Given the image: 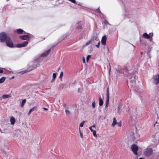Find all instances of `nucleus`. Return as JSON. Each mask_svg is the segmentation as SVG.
Listing matches in <instances>:
<instances>
[{"mask_svg": "<svg viewBox=\"0 0 159 159\" xmlns=\"http://www.w3.org/2000/svg\"><path fill=\"white\" fill-rule=\"evenodd\" d=\"M92 106L93 108H94L95 107V103L94 102H93L92 103Z\"/></svg>", "mask_w": 159, "mask_h": 159, "instance_id": "31", "label": "nucleus"}, {"mask_svg": "<svg viewBox=\"0 0 159 159\" xmlns=\"http://www.w3.org/2000/svg\"><path fill=\"white\" fill-rule=\"evenodd\" d=\"M65 112H66L67 114H70V112L68 110H66L65 111Z\"/></svg>", "mask_w": 159, "mask_h": 159, "instance_id": "28", "label": "nucleus"}, {"mask_svg": "<svg viewBox=\"0 0 159 159\" xmlns=\"http://www.w3.org/2000/svg\"><path fill=\"white\" fill-rule=\"evenodd\" d=\"M111 70V67H110V70Z\"/></svg>", "mask_w": 159, "mask_h": 159, "instance_id": "47", "label": "nucleus"}, {"mask_svg": "<svg viewBox=\"0 0 159 159\" xmlns=\"http://www.w3.org/2000/svg\"><path fill=\"white\" fill-rule=\"evenodd\" d=\"M144 159V158H142V157H141V158H139V159Z\"/></svg>", "mask_w": 159, "mask_h": 159, "instance_id": "44", "label": "nucleus"}, {"mask_svg": "<svg viewBox=\"0 0 159 159\" xmlns=\"http://www.w3.org/2000/svg\"><path fill=\"white\" fill-rule=\"evenodd\" d=\"M51 50L50 49H49L48 51H47V52H44L43 53L41 56L42 57H46L47 56L48 54L51 52Z\"/></svg>", "mask_w": 159, "mask_h": 159, "instance_id": "7", "label": "nucleus"}, {"mask_svg": "<svg viewBox=\"0 0 159 159\" xmlns=\"http://www.w3.org/2000/svg\"><path fill=\"white\" fill-rule=\"evenodd\" d=\"M3 72V70L2 69H0V73H2Z\"/></svg>", "mask_w": 159, "mask_h": 159, "instance_id": "39", "label": "nucleus"}, {"mask_svg": "<svg viewBox=\"0 0 159 159\" xmlns=\"http://www.w3.org/2000/svg\"><path fill=\"white\" fill-rule=\"evenodd\" d=\"M79 132L80 134V136L81 138H83V134L82 133L80 129V128H79Z\"/></svg>", "mask_w": 159, "mask_h": 159, "instance_id": "19", "label": "nucleus"}, {"mask_svg": "<svg viewBox=\"0 0 159 159\" xmlns=\"http://www.w3.org/2000/svg\"><path fill=\"white\" fill-rule=\"evenodd\" d=\"M133 78L134 80L132 81V82H134L135 81V80H134V77H131V79H132Z\"/></svg>", "mask_w": 159, "mask_h": 159, "instance_id": "37", "label": "nucleus"}, {"mask_svg": "<svg viewBox=\"0 0 159 159\" xmlns=\"http://www.w3.org/2000/svg\"><path fill=\"white\" fill-rule=\"evenodd\" d=\"M28 44V42L27 41L23 43L18 44L17 45V47L18 48H21L22 47H25Z\"/></svg>", "mask_w": 159, "mask_h": 159, "instance_id": "6", "label": "nucleus"}, {"mask_svg": "<svg viewBox=\"0 0 159 159\" xmlns=\"http://www.w3.org/2000/svg\"><path fill=\"white\" fill-rule=\"evenodd\" d=\"M14 76H13V77H11V79H14Z\"/></svg>", "mask_w": 159, "mask_h": 159, "instance_id": "45", "label": "nucleus"}, {"mask_svg": "<svg viewBox=\"0 0 159 159\" xmlns=\"http://www.w3.org/2000/svg\"><path fill=\"white\" fill-rule=\"evenodd\" d=\"M116 124H117L118 125V126L119 127L121 126V122H118Z\"/></svg>", "mask_w": 159, "mask_h": 159, "instance_id": "29", "label": "nucleus"}, {"mask_svg": "<svg viewBox=\"0 0 159 159\" xmlns=\"http://www.w3.org/2000/svg\"><path fill=\"white\" fill-rule=\"evenodd\" d=\"M29 71H28L27 70H25L21 72L20 73H21L22 74H25L26 73H27Z\"/></svg>", "mask_w": 159, "mask_h": 159, "instance_id": "26", "label": "nucleus"}, {"mask_svg": "<svg viewBox=\"0 0 159 159\" xmlns=\"http://www.w3.org/2000/svg\"><path fill=\"white\" fill-rule=\"evenodd\" d=\"M11 97V96L10 94L9 95H3L2 96V98L3 99H5L7 98H10Z\"/></svg>", "mask_w": 159, "mask_h": 159, "instance_id": "14", "label": "nucleus"}, {"mask_svg": "<svg viewBox=\"0 0 159 159\" xmlns=\"http://www.w3.org/2000/svg\"><path fill=\"white\" fill-rule=\"evenodd\" d=\"M109 101H106L105 107H107L108 106Z\"/></svg>", "mask_w": 159, "mask_h": 159, "instance_id": "27", "label": "nucleus"}, {"mask_svg": "<svg viewBox=\"0 0 159 159\" xmlns=\"http://www.w3.org/2000/svg\"><path fill=\"white\" fill-rule=\"evenodd\" d=\"M5 80V78L4 77H2L0 79V84L3 83Z\"/></svg>", "mask_w": 159, "mask_h": 159, "instance_id": "17", "label": "nucleus"}, {"mask_svg": "<svg viewBox=\"0 0 159 159\" xmlns=\"http://www.w3.org/2000/svg\"><path fill=\"white\" fill-rule=\"evenodd\" d=\"M93 40V39H91L89 40L88 42H87L86 44V45H89L90 43Z\"/></svg>", "mask_w": 159, "mask_h": 159, "instance_id": "20", "label": "nucleus"}, {"mask_svg": "<svg viewBox=\"0 0 159 159\" xmlns=\"http://www.w3.org/2000/svg\"><path fill=\"white\" fill-rule=\"evenodd\" d=\"M92 126V127L95 128V125H93Z\"/></svg>", "mask_w": 159, "mask_h": 159, "instance_id": "43", "label": "nucleus"}, {"mask_svg": "<svg viewBox=\"0 0 159 159\" xmlns=\"http://www.w3.org/2000/svg\"><path fill=\"white\" fill-rule=\"evenodd\" d=\"M56 77V73H54L52 75V78L55 79Z\"/></svg>", "mask_w": 159, "mask_h": 159, "instance_id": "23", "label": "nucleus"}, {"mask_svg": "<svg viewBox=\"0 0 159 159\" xmlns=\"http://www.w3.org/2000/svg\"><path fill=\"white\" fill-rule=\"evenodd\" d=\"M131 148L134 154L135 155H137V152L138 150L137 146L135 144H133L132 145Z\"/></svg>", "mask_w": 159, "mask_h": 159, "instance_id": "3", "label": "nucleus"}, {"mask_svg": "<svg viewBox=\"0 0 159 159\" xmlns=\"http://www.w3.org/2000/svg\"><path fill=\"white\" fill-rule=\"evenodd\" d=\"M55 80V79H53L52 78V80H51V82H53L54 81V80Z\"/></svg>", "mask_w": 159, "mask_h": 159, "instance_id": "42", "label": "nucleus"}, {"mask_svg": "<svg viewBox=\"0 0 159 159\" xmlns=\"http://www.w3.org/2000/svg\"><path fill=\"white\" fill-rule=\"evenodd\" d=\"M107 39V38L105 35L103 36L102 39L101 43L103 45H106V41Z\"/></svg>", "mask_w": 159, "mask_h": 159, "instance_id": "5", "label": "nucleus"}, {"mask_svg": "<svg viewBox=\"0 0 159 159\" xmlns=\"http://www.w3.org/2000/svg\"><path fill=\"white\" fill-rule=\"evenodd\" d=\"M143 37L146 39H148L150 38V36L146 33H144L143 34Z\"/></svg>", "mask_w": 159, "mask_h": 159, "instance_id": "12", "label": "nucleus"}, {"mask_svg": "<svg viewBox=\"0 0 159 159\" xmlns=\"http://www.w3.org/2000/svg\"><path fill=\"white\" fill-rule=\"evenodd\" d=\"M117 124L116 120V118L114 117L113 118V120L112 123L111 124V126L112 127H114Z\"/></svg>", "mask_w": 159, "mask_h": 159, "instance_id": "13", "label": "nucleus"}, {"mask_svg": "<svg viewBox=\"0 0 159 159\" xmlns=\"http://www.w3.org/2000/svg\"><path fill=\"white\" fill-rule=\"evenodd\" d=\"M69 0L71 2L73 3H76L75 0Z\"/></svg>", "mask_w": 159, "mask_h": 159, "instance_id": "33", "label": "nucleus"}, {"mask_svg": "<svg viewBox=\"0 0 159 159\" xmlns=\"http://www.w3.org/2000/svg\"><path fill=\"white\" fill-rule=\"evenodd\" d=\"M37 108V107H35V106L32 108L29 111L28 114V115H30L31 112L34 111Z\"/></svg>", "mask_w": 159, "mask_h": 159, "instance_id": "11", "label": "nucleus"}, {"mask_svg": "<svg viewBox=\"0 0 159 159\" xmlns=\"http://www.w3.org/2000/svg\"><path fill=\"white\" fill-rule=\"evenodd\" d=\"M100 41H99L98 42V44L97 45H96V47L98 48H99V45H100Z\"/></svg>", "mask_w": 159, "mask_h": 159, "instance_id": "30", "label": "nucleus"}, {"mask_svg": "<svg viewBox=\"0 0 159 159\" xmlns=\"http://www.w3.org/2000/svg\"><path fill=\"white\" fill-rule=\"evenodd\" d=\"M63 75V72H61L60 74L59 78L60 79H61V80H62V77Z\"/></svg>", "mask_w": 159, "mask_h": 159, "instance_id": "24", "label": "nucleus"}, {"mask_svg": "<svg viewBox=\"0 0 159 159\" xmlns=\"http://www.w3.org/2000/svg\"><path fill=\"white\" fill-rule=\"evenodd\" d=\"M93 132V136L96 137H97V135L96 134V132L95 130H94L93 131V132Z\"/></svg>", "mask_w": 159, "mask_h": 159, "instance_id": "22", "label": "nucleus"}, {"mask_svg": "<svg viewBox=\"0 0 159 159\" xmlns=\"http://www.w3.org/2000/svg\"><path fill=\"white\" fill-rule=\"evenodd\" d=\"M109 89H108V88L107 90L106 101H109Z\"/></svg>", "mask_w": 159, "mask_h": 159, "instance_id": "9", "label": "nucleus"}, {"mask_svg": "<svg viewBox=\"0 0 159 159\" xmlns=\"http://www.w3.org/2000/svg\"><path fill=\"white\" fill-rule=\"evenodd\" d=\"M23 32V30L21 29H18L17 30V32L18 34H21Z\"/></svg>", "mask_w": 159, "mask_h": 159, "instance_id": "18", "label": "nucleus"}, {"mask_svg": "<svg viewBox=\"0 0 159 159\" xmlns=\"http://www.w3.org/2000/svg\"><path fill=\"white\" fill-rule=\"evenodd\" d=\"M89 129L92 132L94 131L92 129V126L90 127Z\"/></svg>", "mask_w": 159, "mask_h": 159, "instance_id": "36", "label": "nucleus"}, {"mask_svg": "<svg viewBox=\"0 0 159 159\" xmlns=\"http://www.w3.org/2000/svg\"><path fill=\"white\" fill-rule=\"evenodd\" d=\"M153 35V33H150L149 34V36H150V37L152 38V37Z\"/></svg>", "mask_w": 159, "mask_h": 159, "instance_id": "35", "label": "nucleus"}, {"mask_svg": "<svg viewBox=\"0 0 159 159\" xmlns=\"http://www.w3.org/2000/svg\"><path fill=\"white\" fill-rule=\"evenodd\" d=\"M0 131H1V129H0Z\"/></svg>", "mask_w": 159, "mask_h": 159, "instance_id": "46", "label": "nucleus"}, {"mask_svg": "<svg viewBox=\"0 0 159 159\" xmlns=\"http://www.w3.org/2000/svg\"><path fill=\"white\" fill-rule=\"evenodd\" d=\"M82 61L84 63L85 62V59L84 58H83L82 59Z\"/></svg>", "mask_w": 159, "mask_h": 159, "instance_id": "38", "label": "nucleus"}, {"mask_svg": "<svg viewBox=\"0 0 159 159\" xmlns=\"http://www.w3.org/2000/svg\"><path fill=\"white\" fill-rule=\"evenodd\" d=\"M59 87L60 89H63V84H60Z\"/></svg>", "mask_w": 159, "mask_h": 159, "instance_id": "32", "label": "nucleus"}, {"mask_svg": "<svg viewBox=\"0 0 159 159\" xmlns=\"http://www.w3.org/2000/svg\"><path fill=\"white\" fill-rule=\"evenodd\" d=\"M85 122L84 121H82L80 125V127H83Z\"/></svg>", "mask_w": 159, "mask_h": 159, "instance_id": "21", "label": "nucleus"}, {"mask_svg": "<svg viewBox=\"0 0 159 159\" xmlns=\"http://www.w3.org/2000/svg\"><path fill=\"white\" fill-rule=\"evenodd\" d=\"M153 153L152 149V148H146L144 152V154L147 156H150Z\"/></svg>", "mask_w": 159, "mask_h": 159, "instance_id": "2", "label": "nucleus"}, {"mask_svg": "<svg viewBox=\"0 0 159 159\" xmlns=\"http://www.w3.org/2000/svg\"><path fill=\"white\" fill-rule=\"evenodd\" d=\"M20 38L23 40H27L29 38V36L28 35H22L20 36Z\"/></svg>", "mask_w": 159, "mask_h": 159, "instance_id": "8", "label": "nucleus"}, {"mask_svg": "<svg viewBox=\"0 0 159 159\" xmlns=\"http://www.w3.org/2000/svg\"><path fill=\"white\" fill-rule=\"evenodd\" d=\"M99 105L100 106H102L103 105V102L101 98H99Z\"/></svg>", "mask_w": 159, "mask_h": 159, "instance_id": "16", "label": "nucleus"}, {"mask_svg": "<svg viewBox=\"0 0 159 159\" xmlns=\"http://www.w3.org/2000/svg\"><path fill=\"white\" fill-rule=\"evenodd\" d=\"M0 42H6L7 46L10 48H13V43L11 38L5 32L0 33Z\"/></svg>", "mask_w": 159, "mask_h": 159, "instance_id": "1", "label": "nucleus"}, {"mask_svg": "<svg viewBox=\"0 0 159 159\" xmlns=\"http://www.w3.org/2000/svg\"><path fill=\"white\" fill-rule=\"evenodd\" d=\"M43 109L45 111H47L48 110V109L47 108L45 107H43Z\"/></svg>", "mask_w": 159, "mask_h": 159, "instance_id": "40", "label": "nucleus"}, {"mask_svg": "<svg viewBox=\"0 0 159 159\" xmlns=\"http://www.w3.org/2000/svg\"><path fill=\"white\" fill-rule=\"evenodd\" d=\"M91 56L89 55H88L86 58V61L87 62H88L89 60V59L91 57Z\"/></svg>", "mask_w": 159, "mask_h": 159, "instance_id": "25", "label": "nucleus"}, {"mask_svg": "<svg viewBox=\"0 0 159 159\" xmlns=\"http://www.w3.org/2000/svg\"><path fill=\"white\" fill-rule=\"evenodd\" d=\"M153 83L156 85L159 84V74L156 76L155 78H154Z\"/></svg>", "mask_w": 159, "mask_h": 159, "instance_id": "4", "label": "nucleus"}, {"mask_svg": "<svg viewBox=\"0 0 159 159\" xmlns=\"http://www.w3.org/2000/svg\"><path fill=\"white\" fill-rule=\"evenodd\" d=\"M10 121L12 125H14L15 122V119L13 117H11Z\"/></svg>", "mask_w": 159, "mask_h": 159, "instance_id": "10", "label": "nucleus"}, {"mask_svg": "<svg viewBox=\"0 0 159 159\" xmlns=\"http://www.w3.org/2000/svg\"><path fill=\"white\" fill-rule=\"evenodd\" d=\"M26 102V100L25 99H24L21 102V107H23L24 106Z\"/></svg>", "mask_w": 159, "mask_h": 159, "instance_id": "15", "label": "nucleus"}, {"mask_svg": "<svg viewBox=\"0 0 159 159\" xmlns=\"http://www.w3.org/2000/svg\"><path fill=\"white\" fill-rule=\"evenodd\" d=\"M150 39V41H151V42H152V37H150V38H149Z\"/></svg>", "mask_w": 159, "mask_h": 159, "instance_id": "41", "label": "nucleus"}, {"mask_svg": "<svg viewBox=\"0 0 159 159\" xmlns=\"http://www.w3.org/2000/svg\"><path fill=\"white\" fill-rule=\"evenodd\" d=\"M77 28L78 29H82V27L81 26H79L77 27Z\"/></svg>", "mask_w": 159, "mask_h": 159, "instance_id": "34", "label": "nucleus"}]
</instances>
